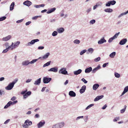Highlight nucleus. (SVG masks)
<instances>
[{"label": "nucleus", "mask_w": 128, "mask_h": 128, "mask_svg": "<svg viewBox=\"0 0 128 128\" xmlns=\"http://www.w3.org/2000/svg\"><path fill=\"white\" fill-rule=\"evenodd\" d=\"M37 60H33L30 62L28 60H26L22 62V64L23 66H27L29 64H34L37 61Z\"/></svg>", "instance_id": "nucleus-1"}, {"label": "nucleus", "mask_w": 128, "mask_h": 128, "mask_svg": "<svg viewBox=\"0 0 128 128\" xmlns=\"http://www.w3.org/2000/svg\"><path fill=\"white\" fill-rule=\"evenodd\" d=\"M32 124V122L29 120H27L25 121L24 124L22 125V126L24 128H28L29 126H31Z\"/></svg>", "instance_id": "nucleus-2"}, {"label": "nucleus", "mask_w": 128, "mask_h": 128, "mask_svg": "<svg viewBox=\"0 0 128 128\" xmlns=\"http://www.w3.org/2000/svg\"><path fill=\"white\" fill-rule=\"evenodd\" d=\"M18 80L16 81H13L10 83L8 86L5 88V89L7 90H10L13 87L14 84L16 83Z\"/></svg>", "instance_id": "nucleus-3"}, {"label": "nucleus", "mask_w": 128, "mask_h": 128, "mask_svg": "<svg viewBox=\"0 0 128 128\" xmlns=\"http://www.w3.org/2000/svg\"><path fill=\"white\" fill-rule=\"evenodd\" d=\"M39 40L38 39H36L32 40L30 42H28L26 44V45L27 46H31L34 44L36 42H39Z\"/></svg>", "instance_id": "nucleus-4"}, {"label": "nucleus", "mask_w": 128, "mask_h": 128, "mask_svg": "<svg viewBox=\"0 0 128 128\" xmlns=\"http://www.w3.org/2000/svg\"><path fill=\"white\" fill-rule=\"evenodd\" d=\"M58 72L60 74L64 75L68 74V72L66 70V68H61L59 70Z\"/></svg>", "instance_id": "nucleus-5"}, {"label": "nucleus", "mask_w": 128, "mask_h": 128, "mask_svg": "<svg viewBox=\"0 0 128 128\" xmlns=\"http://www.w3.org/2000/svg\"><path fill=\"white\" fill-rule=\"evenodd\" d=\"M52 79L51 78L44 77L43 78V82L44 84H47L49 83L51 80Z\"/></svg>", "instance_id": "nucleus-6"}, {"label": "nucleus", "mask_w": 128, "mask_h": 128, "mask_svg": "<svg viewBox=\"0 0 128 128\" xmlns=\"http://www.w3.org/2000/svg\"><path fill=\"white\" fill-rule=\"evenodd\" d=\"M12 37L11 35H8L3 37L2 39V40L3 41L6 42L10 40L11 38Z\"/></svg>", "instance_id": "nucleus-7"}, {"label": "nucleus", "mask_w": 128, "mask_h": 128, "mask_svg": "<svg viewBox=\"0 0 128 128\" xmlns=\"http://www.w3.org/2000/svg\"><path fill=\"white\" fill-rule=\"evenodd\" d=\"M20 41H17L14 43V44L12 48H11V50H12L13 49L15 48H16L18 47L20 44Z\"/></svg>", "instance_id": "nucleus-8"}, {"label": "nucleus", "mask_w": 128, "mask_h": 128, "mask_svg": "<svg viewBox=\"0 0 128 128\" xmlns=\"http://www.w3.org/2000/svg\"><path fill=\"white\" fill-rule=\"evenodd\" d=\"M58 68L57 67L52 68L48 70V72H56L58 71Z\"/></svg>", "instance_id": "nucleus-9"}, {"label": "nucleus", "mask_w": 128, "mask_h": 128, "mask_svg": "<svg viewBox=\"0 0 128 128\" xmlns=\"http://www.w3.org/2000/svg\"><path fill=\"white\" fill-rule=\"evenodd\" d=\"M127 40L126 38L122 39L120 42L119 44L120 45H123L125 44L127 42Z\"/></svg>", "instance_id": "nucleus-10"}, {"label": "nucleus", "mask_w": 128, "mask_h": 128, "mask_svg": "<svg viewBox=\"0 0 128 128\" xmlns=\"http://www.w3.org/2000/svg\"><path fill=\"white\" fill-rule=\"evenodd\" d=\"M32 2L29 0H26L24 1L23 3V4L25 6L29 7L32 4Z\"/></svg>", "instance_id": "nucleus-11"}, {"label": "nucleus", "mask_w": 128, "mask_h": 128, "mask_svg": "<svg viewBox=\"0 0 128 128\" xmlns=\"http://www.w3.org/2000/svg\"><path fill=\"white\" fill-rule=\"evenodd\" d=\"M45 124V122L44 121L42 122H40L38 123L37 124V126L38 128H40L43 126Z\"/></svg>", "instance_id": "nucleus-12"}, {"label": "nucleus", "mask_w": 128, "mask_h": 128, "mask_svg": "<svg viewBox=\"0 0 128 128\" xmlns=\"http://www.w3.org/2000/svg\"><path fill=\"white\" fill-rule=\"evenodd\" d=\"M106 40H105L104 37L102 38L98 41V43L99 44H101L104 42H106Z\"/></svg>", "instance_id": "nucleus-13"}, {"label": "nucleus", "mask_w": 128, "mask_h": 128, "mask_svg": "<svg viewBox=\"0 0 128 128\" xmlns=\"http://www.w3.org/2000/svg\"><path fill=\"white\" fill-rule=\"evenodd\" d=\"M86 89V86L85 85L83 86L82 87L81 89L80 90V93L82 94L84 93L85 92Z\"/></svg>", "instance_id": "nucleus-14"}, {"label": "nucleus", "mask_w": 128, "mask_h": 128, "mask_svg": "<svg viewBox=\"0 0 128 128\" xmlns=\"http://www.w3.org/2000/svg\"><path fill=\"white\" fill-rule=\"evenodd\" d=\"M64 29L63 28H60L57 29V31L58 33L61 34L63 33L64 31Z\"/></svg>", "instance_id": "nucleus-15"}, {"label": "nucleus", "mask_w": 128, "mask_h": 128, "mask_svg": "<svg viewBox=\"0 0 128 128\" xmlns=\"http://www.w3.org/2000/svg\"><path fill=\"white\" fill-rule=\"evenodd\" d=\"M100 68V64L98 65L97 67L94 68L92 70V72L93 73H95L97 71L99 70Z\"/></svg>", "instance_id": "nucleus-16"}, {"label": "nucleus", "mask_w": 128, "mask_h": 128, "mask_svg": "<svg viewBox=\"0 0 128 128\" xmlns=\"http://www.w3.org/2000/svg\"><path fill=\"white\" fill-rule=\"evenodd\" d=\"M50 55V52H48L46 53L42 57V59L44 60L48 58Z\"/></svg>", "instance_id": "nucleus-17"}, {"label": "nucleus", "mask_w": 128, "mask_h": 128, "mask_svg": "<svg viewBox=\"0 0 128 128\" xmlns=\"http://www.w3.org/2000/svg\"><path fill=\"white\" fill-rule=\"evenodd\" d=\"M128 91V86H126L124 88V90L123 92L122 93L121 96H122L124 94L126 93Z\"/></svg>", "instance_id": "nucleus-18"}, {"label": "nucleus", "mask_w": 128, "mask_h": 128, "mask_svg": "<svg viewBox=\"0 0 128 128\" xmlns=\"http://www.w3.org/2000/svg\"><path fill=\"white\" fill-rule=\"evenodd\" d=\"M41 78H40L36 80L34 82V84L35 85H39L40 83Z\"/></svg>", "instance_id": "nucleus-19"}, {"label": "nucleus", "mask_w": 128, "mask_h": 128, "mask_svg": "<svg viewBox=\"0 0 128 128\" xmlns=\"http://www.w3.org/2000/svg\"><path fill=\"white\" fill-rule=\"evenodd\" d=\"M104 96L103 95L98 96L96 97L94 100V101L96 102L102 98Z\"/></svg>", "instance_id": "nucleus-20"}, {"label": "nucleus", "mask_w": 128, "mask_h": 128, "mask_svg": "<svg viewBox=\"0 0 128 128\" xmlns=\"http://www.w3.org/2000/svg\"><path fill=\"white\" fill-rule=\"evenodd\" d=\"M69 95L72 97H75L76 96V94L72 91H70L69 92Z\"/></svg>", "instance_id": "nucleus-21"}, {"label": "nucleus", "mask_w": 128, "mask_h": 128, "mask_svg": "<svg viewBox=\"0 0 128 128\" xmlns=\"http://www.w3.org/2000/svg\"><path fill=\"white\" fill-rule=\"evenodd\" d=\"M60 16L61 17H62L63 16L64 18H66L68 16V15L67 14H64V11L62 12V11L60 13Z\"/></svg>", "instance_id": "nucleus-22"}, {"label": "nucleus", "mask_w": 128, "mask_h": 128, "mask_svg": "<svg viewBox=\"0 0 128 128\" xmlns=\"http://www.w3.org/2000/svg\"><path fill=\"white\" fill-rule=\"evenodd\" d=\"M82 72V70L80 69L74 72V74L75 75H77L80 74Z\"/></svg>", "instance_id": "nucleus-23"}, {"label": "nucleus", "mask_w": 128, "mask_h": 128, "mask_svg": "<svg viewBox=\"0 0 128 128\" xmlns=\"http://www.w3.org/2000/svg\"><path fill=\"white\" fill-rule=\"evenodd\" d=\"M92 70V68L91 67L86 69L85 70L86 73H89Z\"/></svg>", "instance_id": "nucleus-24"}, {"label": "nucleus", "mask_w": 128, "mask_h": 128, "mask_svg": "<svg viewBox=\"0 0 128 128\" xmlns=\"http://www.w3.org/2000/svg\"><path fill=\"white\" fill-rule=\"evenodd\" d=\"M12 104V101H10L9 102L4 106V109L10 106Z\"/></svg>", "instance_id": "nucleus-25"}, {"label": "nucleus", "mask_w": 128, "mask_h": 128, "mask_svg": "<svg viewBox=\"0 0 128 128\" xmlns=\"http://www.w3.org/2000/svg\"><path fill=\"white\" fill-rule=\"evenodd\" d=\"M56 8H52L50 10L47 12L46 13L48 14L54 12L56 10Z\"/></svg>", "instance_id": "nucleus-26"}, {"label": "nucleus", "mask_w": 128, "mask_h": 128, "mask_svg": "<svg viewBox=\"0 0 128 128\" xmlns=\"http://www.w3.org/2000/svg\"><path fill=\"white\" fill-rule=\"evenodd\" d=\"M99 86L98 84H95L93 86V89L94 90H96L98 88Z\"/></svg>", "instance_id": "nucleus-27"}, {"label": "nucleus", "mask_w": 128, "mask_h": 128, "mask_svg": "<svg viewBox=\"0 0 128 128\" xmlns=\"http://www.w3.org/2000/svg\"><path fill=\"white\" fill-rule=\"evenodd\" d=\"M58 124L60 128H61L63 127L65 125L64 123L63 122H59Z\"/></svg>", "instance_id": "nucleus-28"}, {"label": "nucleus", "mask_w": 128, "mask_h": 128, "mask_svg": "<svg viewBox=\"0 0 128 128\" xmlns=\"http://www.w3.org/2000/svg\"><path fill=\"white\" fill-rule=\"evenodd\" d=\"M14 2H13L12 3L10 7V10L12 11L13 10L14 8Z\"/></svg>", "instance_id": "nucleus-29"}, {"label": "nucleus", "mask_w": 128, "mask_h": 128, "mask_svg": "<svg viewBox=\"0 0 128 128\" xmlns=\"http://www.w3.org/2000/svg\"><path fill=\"white\" fill-rule=\"evenodd\" d=\"M104 11L108 12H112L113 11V10L110 8H107L104 10Z\"/></svg>", "instance_id": "nucleus-30"}, {"label": "nucleus", "mask_w": 128, "mask_h": 128, "mask_svg": "<svg viewBox=\"0 0 128 128\" xmlns=\"http://www.w3.org/2000/svg\"><path fill=\"white\" fill-rule=\"evenodd\" d=\"M128 13V10L125 12H124L120 14L118 16V18H120L122 16H123L125 15L126 14Z\"/></svg>", "instance_id": "nucleus-31"}, {"label": "nucleus", "mask_w": 128, "mask_h": 128, "mask_svg": "<svg viewBox=\"0 0 128 128\" xmlns=\"http://www.w3.org/2000/svg\"><path fill=\"white\" fill-rule=\"evenodd\" d=\"M116 55V52H113L109 55V56L112 58H114Z\"/></svg>", "instance_id": "nucleus-32"}, {"label": "nucleus", "mask_w": 128, "mask_h": 128, "mask_svg": "<svg viewBox=\"0 0 128 128\" xmlns=\"http://www.w3.org/2000/svg\"><path fill=\"white\" fill-rule=\"evenodd\" d=\"M51 62V61H49L47 62H46V64H44L43 65V67H44L46 66H49V65H50Z\"/></svg>", "instance_id": "nucleus-33"}, {"label": "nucleus", "mask_w": 128, "mask_h": 128, "mask_svg": "<svg viewBox=\"0 0 128 128\" xmlns=\"http://www.w3.org/2000/svg\"><path fill=\"white\" fill-rule=\"evenodd\" d=\"M94 51V50L92 48H90L88 50V51L89 53L92 54Z\"/></svg>", "instance_id": "nucleus-34"}, {"label": "nucleus", "mask_w": 128, "mask_h": 128, "mask_svg": "<svg viewBox=\"0 0 128 128\" xmlns=\"http://www.w3.org/2000/svg\"><path fill=\"white\" fill-rule=\"evenodd\" d=\"M73 42L75 44H78L80 43V41L78 39H76Z\"/></svg>", "instance_id": "nucleus-35"}, {"label": "nucleus", "mask_w": 128, "mask_h": 128, "mask_svg": "<svg viewBox=\"0 0 128 128\" xmlns=\"http://www.w3.org/2000/svg\"><path fill=\"white\" fill-rule=\"evenodd\" d=\"M94 106V104H90L89 105H88V106L86 108V110H87L90 108L91 107L93 106Z\"/></svg>", "instance_id": "nucleus-36"}, {"label": "nucleus", "mask_w": 128, "mask_h": 128, "mask_svg": "<svg viewBox=\"0 0 128 128\" xmlns=\"http://www.w3.org/2000/svg\"><path fill=\"white\" fill-rule=\"evenodd\" d=\"M52 128H60L58 123L55 124L52 126Z\"/></svg>", "instance_id": "nucleus-37"}, {"label": "nucleus", "mask_w": 128, "mask_h": 128, "mask_svg": "<svg viewBox=\"0 0 128 128\" xmlns=\"http://www.w3.org/2000/svg\"><path fill=\"white\" fill-rule=\"evenodd\" d=\"M111 5H113L116 3V2L114 0L109 1Z\"/></svg>", "instance_id": "nucleus-38"}, {"label": "nucleus", "mask_w": 128, "mask_h": 128, "mask_svg": "<svg viewBox=\"0 0 128 128\" xmlns=\"http://www.w3.org/2000/svg\"><path fill=\"white\" fill-rule=\"evenodd\" d=\"M57 31H54L52 34V36H55L57 35L58 34Z\"/></svg>", "instance_id": "nucleus-39"}, {"label": "nucleus", "mask_w": 128, "mask_h": 128, "mask_svg": "<svg viewBox=\"0 0 128 128\" xmlns=\"http://www.w3.org/2000/svg\"><path fill=\"white\" fill-rule=\"evenodd\" d=\"M10 48L8 47L6 48L2 52V53H5L6 52H8L9 50L10 49Z\"/></svg>", "instance_id": "nucleus-40"}, {"label": "nucleus", "mask_w": 128, "mask_h": 128, "mask_svg": "<svg viewBox=\"0 0 128 128\" xmlns=\"http://www.w3.org/2000/svg\"><path fill=\"white\" fill-rule=\"evenodd\" d=\"M114 75L115 77L116 78H119L120 76V74L116 72H114Z\"/></svg>", "instance_id": "nucleus-41"}, {"label": "nucleus", "mask_w": 128, "mask_h": 128, "mask_svg": "<svg viewBox=\"0 0 128 128\" xmlns=\"http://www.w3.org/2000/svg\"><path fill=\"white\" fill-rule=\"evenodd\" d=\"M120 33V32H119L118 33H116L113 37L115 39L119 35V34Z\"/></svg>", "instance_id": "nucleus-42"}, {"label": "nucleus", "mask_w": 128, "mask_h": 128, "mask_svg": "<svg viewBox=\"0 0 128 128\" xmlns=\"http://www.w3.org/2000/svg\"><path fill=\"white\" fill-rule=\"evenodd\" d=\"M96 20H91L90 22V24H92L95 23Z\"/></svg>", "instance_id": "nucleus-43"}, {"label": "nucleus", "mask_w": 128, "mask_h": 128, "mask_svg": "<svg viewBox=\"0 0 128 128\" xmlns=\"http://www.w3.org/2000/svg\"><path fill=\"white\" fill-rule=\"evenodd\" d=\"M87 51V50H82L81 51V52L80 53V54L82 55L84 54Z\"/></svg>", "instance_id": "nucleus-44"}, {"label": "nucleus", "mask_w": 128, "mask_h": 128, "mask_svg": "<svg viewBox=\"0 0 128 128\" xmlns=\"http://www.w3.org/2000/svg\"><path fill=\"white\" fill-rule=\"evenodd\" d=\"M114 39L113 37L110 38L108 40V42L110 43L112 42Z\"/></svg>", "instance_id": "nucleus-45"}, {"label": "nucleus", "mask_w": 128, "mask_h": 128, "mask_svg": "<svg viewBox=\"0 0 128 128\" xmlns=\"http://www.w3.org/2000/svg\"><path fill=\"white\" fill-rule=\"evenodd\" d=\"M41 17V16H36L34 17H33L32 18V19L33 20H36L38 18L40 17V18Z\"/></svg>", "instance_id": "nucleus-46"}, {"label": "nucleus", "mask_w": 128, "mask_h": 128, "mask_svg": "<svg viewBox=\"0 0 128 128\" xmlns=\"http://www.w3.org/2000/svg\"><path fill=\"white\" fill-rule=\"evenodd\" d=\"M6 17L5 16H4L0 18V21H3L6 19Z\"/></svg>", "instance_id": "nucleus-47"}, {"label": "nucleus", "mask_w": 128, "mask_h": 128, "mask_svg": "<svg viewBox=\"0 0 128 128\" xmlns=\"http://www.w3.org/2000/svg\"><path fill=\"white\" fill-rule=\"evenodd\" d=\"M100 57H98L97 58H95L94 59V60L95 62H98L99 61H100Z\"/></svg>", "instance_id": "nucleus-48"}, {"label": "nucleus", "mask_w": 128, "mask_h": 128, "mask_svg": "<svg viewBox=\"0 0 128 128\" xmlns=\"http://www.w3.org/2000/svg\"><path fill=\"white\" fill-rule=\"evenodd\" d=\"M4 45L5 46V47L6 48L8 47L9 46V44L8 42H6L4 44Z\"/></svg>", "instance_id": "nucleus-49"}, {"label": "nucleus", "mask_w": 128, "mask_h": 128, "mask_svg": "<svg viewBox=\"0 0 128 128\" xmlns=\"http://www.w3.org/2000/svg\"><path fill=\"white\" fill-rule=\"evenodd\" d=\"M120 118V117L118 116L117 117L115 118L114 119L113 121L114 122H116L117 121V120H119Z\"/></svg>", "instance_id": "nucleus-50"}, {"label": "nucleus", "mask_w": 128, "mask_h": 128, "mask_svg": "<svg viewBox=\"0 0 128 128\" xmlns=\"http://www.w3.org/2000/svg\"><path fill=\"white\" fill-rule=\"evenodd\" d=\"M4 92L3 90H0V96H2V94H4Z\"/></svg>", "instance_id": "nucleus-51"}, {"label": "nucleus", "mask_w": 128, "mask_h": 128, "mask_svg": "<svg viewBox=\"0 0 128 128\" xmlns=\"http://www.w3.org/2000/svg\"><path fill=\"white\" fill-rule=\"evenodd\" d=\"M84 120L85 122H87L88 119V116H85L84 117Z\"/></svg>", "instance_id": "nucleus-52"}, {"label": "nucleus", "mask_w": 128, "mask_h": 128, "mask_svg": "<svg viewBox=\"0 0 128 128\" xmlns=\"http://www.w3.org/2000/svg\"><path fill=\"white\" fill-rule=\"evenodd\" d=\"M10 119H8L6 120V121H5L4 123V124H8L10 121Z\"/></svg>", "instance_id": "nucleus-53"}, {"label": "nucleus", "mask_w": 128, "mask_h": 128, "mask_svg": "<svg viewBox=\"0 0 128 128\" xmlns=\"http://www.w3.org/2000/svg\"><path fill=\"white\" fill-rule=\"evenodd\" d=\"M84 117L83 116H78V117L76 119V120H78L80 119V118H83Z\"/></svg>", "instance_id": "nucleus-54"}, {"label": "nucleus", "mask_w": 128, "mask_h": 128, "mask_svg": "<svg viewBox=\"0 0 128 128\" xmlns=\"http://www.w3.org/2000/svg\"><path fill=\"white\" fill-rule=\"evenodd\" d=\"M38 49L39 50H42L44 48V47L43 46H39L38 47Z\"/></svg>", "instance_id": "nucleus-55"}, {"label": "nucleus", "mask_w": 128, "mask_h": 128, "mask_svg": "<svg viewBox=\"0 0 128 128\" xmlns=\"http://www.w3.org/2000/svg\"><path fill=\"white\" fill-rule=\"evenodd\" d=\"M110 4L109 1L106 4V6H110Z\"/></svg>", "instance_id": "nucleus-56"}, {"label": "nucleus", "mask_w": 128, "mask_h": 128, "mask_svg": "<svg viewBox=\"0 0 128 128\" xmlns=\"http://www.w3.org/2000/svg\"><path fill=\"white\" fill-rule=\"evenodd\" d=\"M81 80L83 82H84L86 84L88 82V81L86 80L85 79H84V78H83L81 79Z\"/></svg>", "instance_id": "nucleus-57"}, {"label": "nucleus", "mask_w": 128, "mask_h": 128, "mask_svg": "<svg viewBox=\"0 0 128 128\" xmlns=\"http://www.w3.org/2000/svg\"><path fill=\"white\" fill-rule=\"evenodd\" d=\"M107 107V105L106 104L102 108V109L103 110H104Z\"/></svg>", "instance_id": "nucleus-58"}, {"label": "nucleus", "mask_w": 128, "mask_h": 128, "mask_svg": "<svg viewBox=\"0 0 128 128\" xmlns=\"http://www.w3.org/2000/svg\"><path fill=\"white\" fill-rule=\"evenodd\" d=\"M23 19H21L19 20L16 21V22L17 23H19L20 22H21L23 21Z\"/></svg>", "instance_id": "nucleus-59"}, {"label": "nucleus", "mask_w": 128, "mask_h": 128, "mask_svg": "<svg viewBox=\"0 0 128 128\" xmlns=\"http://www.w3.org/2000/svg\"><path fill=\"white\" fill-rule=\"evenodd\" d=\"M32 80L31 79H28L26 80V83L29 82L31 81Z\"/></svg>", "instance_id": "nucleus-60"}, {"label": "nucleus", "mask_w": 128, "mask_h": 128, "mask_svg": "<svg viewBox=\"0 0 128 128\" xmlns=\"http://www.w3.org/2000/svg\"><path fill=\"white\" fill-rule=\"evenodd\" d=\"M26 93L28 96H30L31 94V92L30 91H29L27 92Z\"/></svg>", "instance_id": "nucleus-61"}, {"label": "nucleus", "mask_w": 128, "mask_h": 128, "mask_svg": "<svg viewBox=\"0 0 128 128\" xmlns=\"http://www.w3.org/2000/svg\"><path fill=\"white\" fill-rule=\"evenodd\" d=\"M27 90L22 91L21 92V94H25L26 93V92H27Z\"/></svg>", "instance_id": "nucleus-62"}, {"label": "nucleus", "mask_w": 128, "mask_h": 128, "mask_svg": "<svg viewBox=\"0 0 128 128\" xmlns=\"http://www.w3.org/2000/svg\"><path fill=\"white\" fill-rule=\"evenodd\" d=\"M108 64V62L102 65V67L104 68L106 66V65H107Z\"/></svg>", "instance_id": "nucleus-63"}, {"label": "nucleus", "mask_w": 128, "mask_h": 128, "mask_svg": "<svg viewBox=\"0 0 128 128\" xmlns=\"http://www.w3.org/2000/svg\"><path fill=\"white\" fill-rule=\"evenodd\" d=\"M28 96L26 93L23 96V98H26L28 97Z\"/></svg>", "instance_id": "nucleus-64"}]
</instances>
